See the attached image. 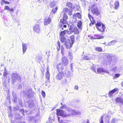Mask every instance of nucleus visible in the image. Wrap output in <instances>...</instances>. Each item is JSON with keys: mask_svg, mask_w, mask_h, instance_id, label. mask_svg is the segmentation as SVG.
<instances>
[{"mask_svg": "<svg viewBox=\"0 0 123 123\" xmlns=\"http://www.w3.org/2000/svg\"><path fill=\"white\" fill-rule=\"evenodd\" d=\"M120 76V74H115L114 76V78L116 79L119 77Z\"/></svg>", "mask_w": 123, "mask_h": 123, "instance_id": "nucleus-40", "label": "nucleus"}, {"mask_svg": "<svg viewBox=\"0 0 123 123\" xmlns=\"http://www.w3.org/2000/svg\"><path fill=\"white\" fill-rule=\"evenodd\" d=\"M95 26L98 30L100 32H103L104 31L105 27L103 24L97 22L95 24Z\"/></svg>", "mask_w": 123, "mask_h": 123, "instance_id": "nucleus-2", "label": "nucleus"}, {"mask_svg": "<svg viewBox=\"0 0 123 123\" xmlns=\"http://www.w3.org/2000/svg\"><path fill=\"white\" fill-rule=\"evenodd\" d=\"M68 83L67 80L66 79H65L62 81V84H67Z\"/></svg>", "mask_w": 123, "mask_h": 123, "instance_id": "nucleus-37", "label": "nucleus"}, {"mask_svg": "<svg viewBox=\"0 0 123 123\" xmlns=\"http://www.w3.org/2000/svg\"><path fill=\"white\" fill-rule=\"evenodd\" d=\"M61 62L58 63L56 65V68L59 72H63L64 67Z\"/></svg>", "mask_w": 123, "mask_h": 123, "instance_id": "nucleus-5", "label": "nucleus"}, {"mask_svg": "<svg viewBox=\"0 0 123 123\" xmlns=\"http://www.w3.org/2000/svg\"><path fill=\"white\" fill-rule=\"evenodd\" d=\"M76 17H77L79 19H81V14L79 12H77L76 13Z\"/></svg>", "mask_w": 123, "mask_h": 123, "instance_id": "nucleus-33", "label": "nucleus"}, {"mask_svg": "<svg viewBox=\"0 0 123 123\" xmlns=\"http://www.w3.org/2000/svg\"><path fill=\"white\" fill-rule=\"evenodd\" d=\"M96 0V1H97L98 0Z\"/></svg>", "mask_w": 123, "mask_h": 123, "instance_id": "nucleus-63", "label": "nucleus"}, {"mask_svg": "<svg viewBox=\"0 0 123 123\" xmlns=\"http://www.w3.org/2000/svg\"><path fill=\"white\" fill-rule=\"evenodd\" d=\"M96 100H97V99H95V100H94V101H96Z\"/></svg>", "mask_w": 123, "mask_h": 123, "instance_id": "nucleus-62", "label": "nucleus"}, {"mask_svg": "<svg viewBox=\"0 0 123 123\" xmlns=\"http://www.w3.org/2000/svg\"><path fill=\"white\" fill-rule=\"evenodd\" d=\"M73 9L71 8L68 9L67 7H65L63 9V11L64 13H68V14L71 16L72 14Z\"/></svg>", "mask_w": 123, "mask_h": 123, "instance_id": "nucleus-11", "label": "nucleus"}, {"mask_svg": "<svg viewBox=\"0 0 123 123\" xmlns=\"http://www.w3.org/2000/svg\"><path fill=\"white\" fill-rule=\"evenodd\" d=\"M67 111L68 112V114H69V116L71 114L73 113V111L71 109L67 108Z\"/></svg>", "mask_w": 123, "mask_h": 123, "instance_id": "nucleus-26", "label": "nucleus"}, {"mask_svg": "<svg viewBox=\"0 0 123 123\" xmlns=\"http://www.w3.org/2000/svg\"><path fill=\"white\" fill-rule=\"evenodd\" d=\"M49 67H47V68L46 72L45 74V79L48 80H49L50 76V74L49 73Z\"/></svg>", "mask_w": 123, "mask_h": 123, "instance_id": "nucleus-13", "label": "nucleus"}, {"mask_svg": "<svg viewBox=\"0 0 123 123\" xmlns=\"http://www.w3.org/2000/svg\"><path fill=\"white\" fill-rule=\"evenodd\" d=\"M118 89L117 88H115L112 90L110 91L108 93V95L109 97L110 98L112 97L113 95V94L116 92H117Z\"/></svg>", "mask_w": 123, "mask_h": 123, "instance_id": "nucleus-10", "label": "nucleus"}, {"mask_svg": "<svg viewBox=\"0 0 123 123\" xmlns=\"http://www.w3.org/2000/svg\"><path fill=\"white\" fill-rule=\"evenodd\" d=\"M105 117L106 118H109V119L111 117L109 115H107Z\"/></svg>", "mask_w": 123, "mask_h": 123, "instance_id": "nucleus-52", "label": "nucleus"}, {"mask_svg": "<svg viewBox=\"0 0 123 123\" xmlns=\"http://www.w3.org/2000/svg\"><path fill=\"white\" fill-rule=\"evenodd\" d=\"M8 74V73L7 71L6 70H5L3 74V78H2V79L4 80H6L7 79V76Z\"/></svg>", "mask_w": 123, "mask_h": 123, "instance_id": "nucleus-17", "label": "nucleus"}, {"mask_svg": "<svg viewBox=\"0 0 123 123\" xmlns=\"http://www.w3.org/2000/svg\"><path fill=\"white\" fill-rule=\"evenodd\" d=\"M63 26L64 28H66L67 27V26L66 25H63Z\"/></svg>", "mask_w": 123, "mask_h": 123, "instance_id": "nucleus-54", "label": "nucleus"}, {"mask_svg": "<svg viewBox=\"0 0 123 123\" xmlns=\"http://www.w3.org/2000/svg\"><path fill=\"white\" fill-rule=\"evenodd\" d=\"M75 89L76 90H78L79 89V87L78 86L76 85L74 87Z\"/></svg>", "mask_w": 123, "mask_h": 123, "instance_id": "nucleus-51", "label": "nucleus"}, {"mask_svg": "<svg viewBox=\"0 0 123 123\" xmlns=\"http://www.w3.org/2000/svg\"><path fill=\"white\" fill-rule=\"evenodd\" d=\"M116 104L122 105L123 104V99L121 97H117L115 99Z\"/></svg>", "mask_w": 123, "mask_h": 123, "instance_id": "nucleus-12", "label": "nucleus"}, {"mask_svg": "<svg viewBox=\"0 0 123 123\" xmlns=\"http://www.w3.org/2000/svg\"><path fill=\"white\" fill-rule=\"evenodd\" d=\"M74 35L70 36V39L71 41V43H73L74 41Z\"/></svg>", "mask_w": 123, "mask_h": 123, "instance_id": "nucleus-29", "label": "nucleus"}, {"mask_svg": "<svg viewBox=\"0 0 123 123\" xmlns=\"http://www.w3.org/2000/svg\"><path fill=\"white\" fill-rule=\"evenodd\" d=\"M0 3L1 5H3L4 4H9L10 3L7 1H5V0H1Z\"/></svg>", "mask_w": 123, "mask_h": 123, "instance_id": "nucleus-25", "label": "nucleus"}, {"mask_svg": "<svg viewBox=\"0 0 123 123\" xmlns=\"http://www.w3.org/2000/svg\"><path fill=\"white\" fill-rule=\"evenodd\" d=\"M84 59L86 60H88L89 59V57L86 56H84Z\"/></svg>", "mask_w": 123, "mask_h": 123, "instance_id": "nucleus-46", "label": "nucleus"}, {"mask_svg": "<svg viewBox=\"0 0 123 123\" xmlns=\"http://www.w3.org/2000/svg\"><path fill=\"white\" fill-rule=\"evenodd\" d=\"M73 44L69 40H67L65 43V47L67 49H70Z\"/></svg>", "mask_w": 123, "mask_h": 123, "instance_id": "nucleus-8", "label": "nucleus"}, {"mask_svg": "<svg viewBox=\"0 0 123 123\" xmlns=\"http://www.w3.org/2000/svg\"><path fill=\"white\" fill-rule=\"evenodd\" d=\"M57 44L58 46H57V50L58 51L60 50L61 46L60 42L59 41H58L57 42Z\"/></svg>", "mask_w": 123, "mask_h": 123, "instance_id": "nucleus-32", "label": "nucleus"}, {"mask_svg": "<svg viewBox=\"0 0 123 123\" xmlns=\"http://www.w3.org/2000/svg\"><path fill=\"white\" fill-rule=\"evenodd\" d=\"M103 116H102L101 118V121L100 122V123H104L103 120Z\"/></svg>", "mask_w": 123, "mask_h": 123, "instance_id": "nucleus-45", "label": "nucleus"}, {"mask_svg": "<svg viewBox=\"0 0 123 123\" xmlns=\"http://www.w3.org/2000/svg\"><path fill=\"white\" fill-rule=\"evenodd\" d=\"M8 11H10V12H13L14 11V10L12 8H11L10 9V8L9 10Z\"/></svg>", "mask_w": 123, "mask_h": 123, "instance_id": "nucleus-50", "label": "nucleus"}, {"mask_svg": "<svg viewBox=\"0 0 123 123\" xmlns=\"http://www.w3.org/2000/svg\"><path fill=\"white\" fill-rule=\"evenodd\" d=\"M121 86L123 87V81L121 83Z\"/></svg>", "mask_w": 123, "mask_h": 123, "instance_id": "nucleus-59", "label": "nucleus"}, {"mask_svg": "<svg viewBox=\"0 0 123 123\" xmlns=\"http://www.w3.org/2000/svg\"><path fill=\"white\" fill-rule=\"evenodd\" d=\"M22 46L23 53L24 54L25 53L27 49V46L25 43H23Z\"/></svg>", "mask_w": 123, "mask_h": 123, "instance_id": "nucleus-21", "label": "nucleus"}, {"mask_svg": "<svg viewBox=\"0 0 123 123\" xmlns=\"http://www.w3.org/2000/svg\"><path fill=\"white\" fill-rule=\"evenodd\" d=\"M43 98L45 97L46 96L45 93V92L43 90H42L41 92Z\"/></svg>", "mask_w": 123, "mask_h": 123, "instance_id": "nucleus-42", "label": "nucleus"}, {"mask_svg": "<svg viewBox=\"0 0 123 123\" xmlns=\"http://www.w3.org/2000/svg\"><path fill=\"white\" fill-rule=\"evenodd\" d=\"M61 61L62 62V64L65 66H66L68 64V60L64 56L62 57Z\"/></svg>", "mask_w": 123, "mask_h": 123, "instance_id": "nucleus-7", "label": "nucleus"}, {"mask_svg": "<svg viewBox=\"0 0 123 123\" xmlns=\"http://www.w3.org/2000/svg\"><path fill=\"white\" fill-rule=\"evenodd\" d=\"M49 5L51 8H52L55 5V4L54 2H51Z\"/></svg>", "mask_w": 123, "mask_h": 123, "instance_id": "nucleus-31", "label": "nucleus"}, {"mask_svg": "<svg viewBox=\"0 0 123 123\" xmlns=\"http://www.w3.org/2000/svg\"><path fill=\"white\" fill-rule=\"evenodd\" d=\"M88 16L91 21V23L90 24L93 25L95 22V21L93 17L90 13L88 14Z\"/></svg>", "mask_w": 123, "mask_h": 123, "instance_id": "nucleus-14", "label": "nucleus"}, {"mask_svg": "<svg viewBox=\"0 0 123 123\" xmlns=\"http://www.w3.org/2000/svg\"><path fill=\"white\" fill-rule=\"evenodd\" d=\"M68 18V17L67 15L64 13L63 15V18L66 20Z\"/></svg>", "mask_w": 123, "mask_h": 123, "instance_id": "nucleus-36", "label": "nucleus"}, {"mask_svg": "<svg viewBox=\"0 0 123 123\" xmlns=\"http://www.w3.org/2000/svg\"><path fill=\"white\" fill-rule=\"evenodd\" d=\"M98 73H100L102 72H105L106 71L103 68H98L97 69Z\"/></svg>", "mask_w": 123, "mask_h": 123, "instance_id": "nucleus-20", "label": "nucleus"}, {"mask_svg": "<svg viewBox=\"0 0 123 123\" xmlns=\"http://www.w3.org/2000/svg\"><path fill=\"white\" fill-rule=\"evenodd\" d=\"M41 20V19H40L39 20Z\"/></svg>", "mask_w": 123, "mask_h": 123, "instance_id": "nucleus-64", "label": "nucleus"}, {"mask_svg": "<svg viewBox=\"0 0 123 123\" xmlns=\"http://www.w3.org/2000/svg\"><path fill=\"white\" fill-rule=\"evenodd\" d=\"M91 39H95V37H91Z\"/></svg>", "mask_w": 123, "mask_h": 123, "instance_id": "nucleus-53", "label": "nucleus"}, {"mask_svg": "<svg viewBox=\"0 0 123 123\" xmlns=\"http://www.w3.org/2000/svg\"><path fill=\"white\" fill-rule=\"evenodd\" d=\"M68 31V30H64L63 31H61L60 32L59 34L60 36H64L66 34V32Z\"/></svg>", "mask_w": 123, "mask_h": 123, "instance_id": "nucleus-22", "label": "nucleus"}, {"mask_svg": "<svg viewBox=\"0 0 123 123\" xmlns=\"http://www.w3.org/2000/svg\"><path fill=\"white\" fill-rule=\"evenodd\" d=\"M69 55H72V52H69Z\"/></svg>", "mask_w": 123, "mask_h": 123, "instance_id": "nucleus-55", "label": "nucleus"}, {"mask_svg": "<svg viewBox=\"0 0 123 123\" xmlns=\"http://www.w3.org/2000/svg\"><path fill=\"white\" fill-rule=\"evenodd\" d=\"M59 28L60 29H61L62 30H64L63 28H64L63 26V24H61L59 25Z\"/></svg>", "mask_w": 123, "mask_h": 123, "instance_id": "nucleus-44", "label": "nucleus"}, {"mask_svg": "<svg viewBox=\"0 0 123 123\" xmlns=\"http://www.w3.org/2000/svg\"><path fill=\"white\" fill-rule=\"evenodd\" d=\"M34 94H35V93L34 92H31V93L30 94H28V95L29 97H33L34 96Z\"/></svg>", "mask_w": 123, "mask_h": 123, "instance_id": "nucleus-41", "label": "nucleus"}, {"mask_svg": "<svg viewBox=\"0 0 123 123\" xmlns=\"http://www.w3.org/2000/svg\"><path fill=\"white\" fill-rule=\"evenodd\" d=\"M91 12L92 14L98 16L100 15L101 12L99 10L97 6L95 4L92 5L90 8Z\"/></svg>", "mask_w": 123, "mask_h": 123, "instance_id": "nucleus-1", "label": "nucleus"}, {"mask_svg": "<svg viewBox=\"0 0 123 123\" xmlns=\"http://www.w3.org/2000/svg\"><path fill=\"white\" fill-rule=\"evenodd\" d=\"M58 122H59L60 121V117H58Z\"/></svg>", "mask_w": 123, "mask_h": 123, "instance_id": "nucleus-57", "label": "nucleus"}, {"mask_svg": "<svg viewBox=\"0 0 123 123\" xmlns=\"http://www.w3.org/2000/svg\"><path fill=\"white\" fill-rule=\"evenodd\" d=\"M60 40L61 42L62 43H64L66 41V38L64 36H61Z\"/></svg>", "mask_w": 123, "mask_h": 123, "instance_id": "nucleus-27", "label": "nucleus"}, {"mask_svg": "<svg viewBox=\"0 0 123 123\" xmlns=\"http://www.w3.org/2000/svg\"><path fill=\"white\" fill-rule=\"evenodd\" d=\"M115 122V120L114 118H113L111 120V123H116Z\"/></svg>", "mask_w": 123, "mask_h": 123, "instance_id": "nucleus-47", "label": "nucleus"}, {"mask_svg": "<svg viewBox=\"0 0 123 123\" xmlns=\"http://www.w3.org/2000/svg\"><path fill=\"white\" fill-rule=\"evenodd\" d=\"M51 20L50 18H45L44 22V24L45 25H47L51 23Z\"/></svg>", "mask_w": 123, "mask_h": 123, "instance_id": "nucleus-16", "label": "nucleus"}, {"mask_svg": "<svg viewBox=\"0 0 123 123\" xmlns=\"http://www.w3.org/2000/svg\"><path fill=\"white\" fill-rule=\"evenodd\" d=\"M20 111L21 112L22 114L24 115L25 112L24 110L23 109H20Z\"/></svg>", "mask_w": 123, "mask_h": 123, "instance_id": "nucleus-43", "label": "nucleus"}, {"mask_svg": "<svg viewBox=\"0 0 123 123\" xmlns=\"http://www.w3.org/2000/svg\"><path fill=\"white\" fill-rule=\"evenodd\" d=\"M34 31L37 33H39L40 31V29L39 25H36L33 28Z\"/></svg>", "mask_w": 123, "mask_h": 123, "instance_id": "nucleus-15", "label": "nucleus"}, {"mask_svg": "<svg viewBox=\"0 0 123 123\" xmlns=\"http://www.w3.org/2000/svg\"><path fill=\"white\" fill-rule=\"evenodd\" d=\"M56 115L58 116H60L65 117L69 116V114L64 113V111L62 109H56Z\"/></svg>", "mask_w": 123, "mask_h": 123, "instance_id": "nucleus-3", "label": "nucleus"}, {"mask_svg": "<svg viewBox=\"0 0 123 123\" xmlns=\"http://www.w3.org/2000/svg\"><path fill=\"white\" fill-rule=\"evenodd\" d=\"M2 74V73H0V75H1Z\"/></svg>", "mask_w": 123, "mask_h": 123, "instance_id": "nucleus-61", "label": "nucleus"}, {"mask_svg": "<svg viewBox=\"0 0 123 123\" xmlns=\"http://www.w3.org/2000/svg\"><path fill=\"white\" fill-rule=\"evenodd\" d=\"M66 6L70 8H71L72 9L73 8V4L69 2H68L66 3Z\"/></svg>", "mask_w": 123, "mask_h": 123, "instance_id": "nucleus-24", "label": "nucleus"}, {"mask_svg": "<svg viewBox=\"0 0 123 123\" xmlns=\"http://www.w3.org/2000/svg\"><path fill=\"white\" fill-rule=\"evenodd\" d=\"M87 123H90L88 119L87 120Z\"/></svg>", "mask_w": 123, "mask_h": 123, "instance_id": "nucleus-58", "label": "nucleus"}, {"mask_svg": "<svg viewBox=\"0 0 123 123\" xmlns=\"http://www.w3.org/2000/svg\"><path fill=\"white\" fill-rule=\"evenodd\" d=\"M58 9V7L56 6L55 8H53L51 12L53 14L55 13Z\"/></svg>", "mask_w": 123, "mask_h": 123, "instance_id": "nucleus-28", "label": "nucleus"}, {"mask_svg": "<svg viewBox=\"0 0 123 123\" xmlns=\"http://www.w3.org/2000/svg\"><path fill=\"white\" fill-rule=\"evenodd\" d=\"M64 74L63 72H59L56 75L57 80H62L64 76Z\"/></svg>", "mask_w": 123, "mask_h": 123, "instance_id": "nucleus-6", "label": "nucleus"}, {"mask_svg": "<svg viewBox=\"0 0 123 123\" xmlns=\"http://www.w3.org/2000/svg\"><path fill=\"white\" fill-rule=\"evenodd\" d=\"M92 70L94 71L95 72H96V68H95L94 67H92Z\"/></svg>", "mask_w": 123, "mask_h": 123, "instance_id": "nucleus-48", "label": "nucleus"}, {"mask_svg": "<svg viewBox=\"0 0 123 123\" xmlns=\"http://www.w3.org/2000/svg\"><path fill=\"white\" fill-rule=\"evenodd\" d=\"M94 36L95 37L96 39H102L104 38V37L103 36L99 34H96L94 35Z\"/></svg>", "mask_w": 123, "mask_h": 123, "instance_id": "nucleus-18", "label": "nucleus"}, {"mask_svg": "<svg viewBox=\"0 0 123 123\" xmlns=\"http://www.w3.org/2000/svg\"><path fill=\"white\" fill-rule=\"evenodd\" d=\"M95 50L98 52H101L102 50V49L101 47H96L95 49Z\"/></svg>", "mask_w": 123, "mask_h": 123, "instance_id": "nucleus-30", "label": "nucleus"}, {"mask_svg": "<svg viewBox=\"0 0 123 123\" xmlns=\"http://www.w3.org/2000/svg\"><path fill=\"white\" fill-rule=\"evenodd\" d=\"M11 78L13 80H20L21 77L17 74L14 73L12 74Z\"/></svg>", "mask_w": 123, "mask_h": 123, "instance_id": "nucleus-9", "label": "nucleus"}, {"mask_svg": "<svg viewBox=\"0 0 123 123\" xmlns=\"http://www.w3.org/2000/svg\"><path fill=\"white\" fill-rule=\"evenodd\" d=\"M60 104L62 105H63L62 104V103H61Z\"/></svg>", "mask_w": 123, "mask_h": 123, "instance_id": "nucleus-60", "label": "nucleus"}, {"mask_svg": "<svg viewBox=\"0 0 123 123\" xmlns=\"http://www.w3.org/2000/svg\"><path fill=\"white\" fill-rule=\"evenodd\" d=\"M59 123H65L63 122V120H62L60 121L59 122Z\"/></svg>", "mask_w": 123, "mask_h": 123, "instance_id": "nucleus-56", "label": "nucleus"}, {"mask_svg": "<svg viewBox=\"0 0 123 123\" xmlns=\"http://www.w3.org/2000/svg\"><path fill=\"white\" fill-rule=\"evenodd\" d=\"M64 48L62 46L61 53L63 55H64Z\"/></svg>", "mask_w": 123, "mask_h": 123, "instance_id": "nucleus-35", "label": "nucleus"}, {"mask_svg": "<svg viewBox=\"0 0 123 123\" xmlns=\"http://www.w3.org/2000/svg\"><path fill=\"white\" fill-rule=\"evenodd\" d=\"M107 58L109 59L110 61H112L111 60V58L112 56H111L110 54H108L107 56Z\"/></svg>", "mask_w": 123, "mask_h": 123, "instance_id": "nucleus-38", "label": "nucleus"}, {"mask_svg": "<svg viewBox=\"0 0 123 123\" xmlns=\"http://www.w3.org/2000/svg\"><path fill=\"white\" fill-rule=\"evenodd\" d=\"M60 22L61 23L64 24L66 23V20L63 19H60Z\"/></svg>", "mask_w": 123, "mask_h": 123, "instance_id": "nucleus-34", "label": "nucleus"}, {"mask_svg": "<svg viewBox=\"0 0 123 123\" xmlns=\"http://www.w3.org/2000/svg\"><path fill=\"white\" fill-rule=\"evenodd\" d=\"M10 8V7L8 6L7 5H5L4 6V10H7L8 11L9 10Z\"/></svg>", "mask_w": 123, "mask_h": 123, "instance_id": "nucleus-39", "label": "nucleus"}, {"mask_svg": "<svg viewBox=\"0 0 123 123\" xmlns=\"http://www.w3.org/2000/svg\"><path fill=\"white\" fill-rule=\"evenodd\" d=\"M75 34H79V31L77 27H75L73 29L72 31Z\"/></svg>", "mask_w": 123, "mask_h": 123, "instance_id": "nucleus-19", "label": "nucleus"}, {"mask_svg": "<svg viewBox=\"0 0 123 123\" xmlns=\"http://www.w3.org/2000/svg\"><path fill=\"white\" fill-rule=\"evenodd\" d=\"M66 107V105H62L61 107L60 108L61 109H63L64 108H65Z\"/></svg>", "mask_w": 123, "mask_h": 123, "instance_id": "nucleus-49", "label": "nucleus"}, {"mask_svg": "<svg viewBox=\"0 0 123 123\" xmlns=\"http://www.w3.org/2000/svg\"><path fill=\"white\" fill-rule=\"evenodd\" d=\"M82 23L81 21H79L78 22L77 26L79 29H82Z\"/></svg>", "mask_w": 123, "mask_h": 123, "instance_id": "nucleus-23", "label": "nucleus"}, {"mask_svg": "<svg viewBox=\"0 0 123 123\" xmlns=\"http://www.w3.org/2000/svg\"><path fill=\"white\" fill-rule=\"evenodd\" d=\"M119 3L118 1H115L113 5L110 6L111 8L117 10L119 8Z\"/></svg>", "mask_w": 123, "mask_h": 123, "instance_id": "nucleus-4", "label": "nucleus"}]
</instances>
